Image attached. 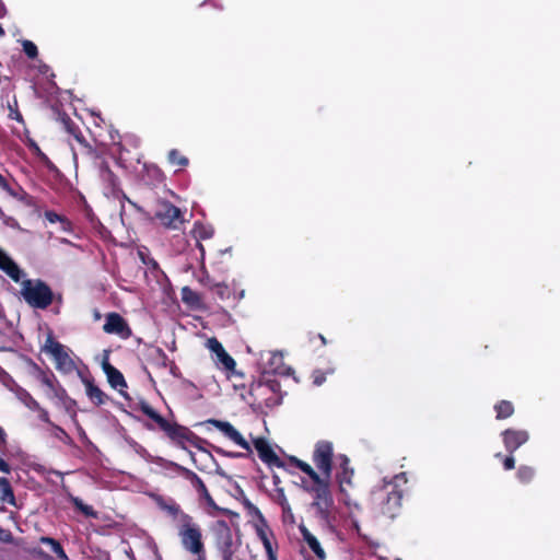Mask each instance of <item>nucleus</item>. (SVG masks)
Here are the masks:
<instances>
[{
    "label": "nucleus",
    "mask_w": 560,
    "mask_h": 560,
    "mask_svg": "<svg viewBox=\"0 0 560 560\" xmlns=\"http://www.w3.org/2000/svg\"><path fill=\"white\" fill-rule=\"evenodd\" d=\"M407 482L406 472H400L395 475L390 481H385L375 492L377 500H380L381 513L384 516L394 520L400 514L404 498V489L401 487Z\"/></svg>",
    "instance_id": "f257e3e1"
},
{
    "label": "nucleus",
    "mask_w": 560,
    "mask_h": 560,
    "mask_svg": "<svg viewBox=\"0 0 560 560\" xmlns=\"http://www.w3.org/2000/svg\"><path fill=\"white\" fill-rule=\"evenodd\" d=\"M176 530L183 549L194 560H207L202 528L191 515H183L182 524H176Z\"/></svg>",
    "instance_id": "f03ea898"
},
{
    "label": "nucleus",
    "mask_w": 560,
    "mask_h": 560,
    "mask_svg": "<svg viewBox=\"0 0 560 560\" xmlns=\"http://www.w3.org/2000/svg\"><path fill=\"white\" fill-rule=\"evenodd\" d=\"M308 491L313 494L312 506L316 511V516L328 527H332L336 521L335 502L330 491L329 479H319L313 482Z\"/></svg>",
    "instance_id": "7ed1b4c3"
},
{
    "label": "nucleus",
    "mask_w": 560,
    "mask_h": 560,
    "mask_svg": "<svg viewBox=\"0 0 560 560\" xmlns=\"http://www.w3.org/2000/svg\"><path fill=\"white\" fill-rule=\"evenodd\" d=\"M271 374L262 373L258 382H253L249 386L248 395L252 404L265 405L266 407H275L281 402V398L277 396L280 392V383L270 378Z\"/></svg>",
    "instance_id": "20e7f679"
},
{
    "label": "nucleus",
    "mask_w": 560,
    "mask_h": 560,
    "mask_svg": "<svg viewBox=\"0 0 560 560\" xmlns=\"http://www.w3.org/2000/svg\"><path fill=\"white\" fill-rule=\"evenodd\" d=\"M21 294L25 302L34 308L46 310L54 301L52 290L40 279L24 280Z\"/></svg>",
    "instance_id": "39448f33"
},
{
    "label": "nucleus",
    "mask_w": 560,
    "mask_h": 560,
    "mask_svg": "<svg viewBox=\"0 0 560 560\" xmlns=\"http://www.w3.org/2000/svg\"><path fill=\"white\" fill-rule=\"evenodd\" d=\"M184 212L166 199H158L154 205V219L165 229L179 230L185 223Z\"/></svg>",
    "instance_id": "423d86ee"
},
{
    "label": "nucleus",
    "mask_w": 560,
    "mask_h": 560,
    "mask_svg": "<svg viewBox=\"0 0 560 560\" xmlns=\"http://www.w3.org/2000/svg\"><path fill=\"white\" fill-rule=\"evenodd\" d=\"M207 347L214 354L213 361L215 365L225 373L228 378L244 377V373L236 370L235 360L226 352L215 337L207 340Z\"/></svg>",
    "instance_id": "0eeeda50"
},
{
    "label": "nucleus",
    "mask_w": 560,
    "mask_h": 560,
    "mask_svg": "<svg viewBox=\"0 0 560 560\" xmlns=\"http://www.w3.org/2000/svg\"><path fill=\"white\" fill-rule=\"evenodd\" d=\"M85 159L97 170L98 176L106 189L110 194L115 195L119 190V178L110 170L104 154L96 149L95 154L92 156H85Z\"/></svg>",
    "instance_id": "6e6552de"
},
{
    "label": "nucleus",
    "mask_w": 560,
    "mask_h": 560,
    "mask_svg": "<svg viewBox=\"0 0 560 560\" xmlns=\"http://www.w3.org/2000/svg\"><path fill=\"white\" fill-rule=\"evenodd\" d=\"M57 114V120L61 124L66 132L71 135L75 141L81 145V153L85 156H92L95 154L96 148L92 147L83 136L80 125L75 122L67 113L59 110L57 107L54 108Z\"/></svg>",
    "instance_id": "1a4fd4ad"
},
{
    "label": "nucleus",
    "mask_w": 560,
    "mask_h": 560,
    "mask_svg": "<svg viewBox=\"0 0 560 560\" xmlns=\"http://www.w3.org/2000/svg\"><path fill=\"white\" fill-rule=\"evenodd\" d=\"M43 351L52 357L56 362L57 370L69 373L74 369L73 360L66 351L63 345L55 339L52 332L47 335Z\"/></svg>",
    "instance_id": "9d476101"
},
{
    "label": "nucleus",
    "mask_w": 560,
    "mask_h": 560,
    "mask_svg": "<svg viewBox=\"0 0 560 560\" xmlns=\"http://www.w3.org/2000/svg\"><path fill=\"white\" fill-rule=\"evenodd\" d=\"M334 446L329 441H318L313 452V462L322 471L324 479H329L332 470Z\"/></svg>",
    "instance_id": "9b49d317"
},
{
    "label": "nucleus",
    "mask_w": 560,
    "mask_h": 560,
    "mask_svg": "<svg viewBox=\"0 0 560 560\" xmlns=\"http://www.w3.org/2000/svg\"><path fill=\"white\" fill-rule=\"evenodd\" d=\"M165 467L174 469L177 474L188 480L197 491L199 498L203 499L209 505L215 504L205 482L195 471L171 460L165 462Z\"/></svg>",
    "instance_id": "f8f14e48"
},
{
    "label": "nucleus",
    "mask_w": 560,
    "mask_h": 560,
    "mask_svg": "<svg viewBox=\"0 0 560 560\" xmlns=\"http://www.w3.org/2000/svg\"><path fill=\"white\" fill-rule=\"evenodd\" d=\"M165 434L183 450H186V443H189L197 448H201L200 443L203 442V440L196 435L190 429L178 424L177 422H172L165 431Z\"/></svg>",
    "instance_id": "ddd939ff"
},
{
    "label": "nucleus",
    "mask_w": 560,
    "mask_h": 560,
    "mask_svg": "<svg viewBox=\"0 0 560 560\" xmlns=\"http://www.w3.org/2000/svg\"><path fill=\"white\" fill-rule=\"evenodd\" d=\"M109 354L110 350H104L103 352V359L101 362L102 370L105 373L107 377V382L114 389H117L121 396L125 398H128V394L126 389L128 388V384L125 380V376L122 373L116 369L114 365L109 362Z\"/></svg>",
    "instance_id": "4468645a"
},
{
    "label": "nucleus",
    "mask_w": 560,
    "mask_h": 560,
    "mask_svg": "<svg viewBox=\"0 0 560 560\" xmlns=\"http://www.w3.org/2000/svg\"><path fill=\"white\" fill-rule=\"evenodd\" d=\"M215 547L221 558L235 556L238 550L240 544L234 540L231 528L224 522L217 532Z\"/></svg>",
    "instance_id": "2eb2a0df"
},
{
    "label": "nucleus",
    "mask_w": 560,
    "mask_h": 560,
    "mask_svg": "<svg viewBox=\"0 0 560 560\" xmlns=\"http://www.w3.org/2000/svg\"><path fill=\"white\" fill-rule=\"evenodd\" d=\"M103 330L106 334L117 335L122 339H128L132 335V330L127 320L116 312L106 314Z\"/></svg>",
    "instance_id": "dca6fc26"
},
{
    "label": "nucleus",
    "mask_w": 560,
    "mask_h": 560,
    "mask_svg": "<svg viewBox=\"0 0 560 560\" xmlns=\"http://www.w3.org/2000/svg\"><path fill=\"white\" fill-rule=\"evenodd\" d=\"M503 445L508 453L513 454L528 442L529 433L523 429L509 428L501 433Z\"/></svg>",
    "instance_id": "f3484780"
},
{
    "label": "nucleus",
    "mask_w": 560,
    "mask_h": 560,
    "mask_svg": "<svg viewBox=\"0 0 560 560\" xmlns=\"http://www.w3.org/2000/svg\"><path fill=\"white\" fill-rule=\"evenodd\" d=\"M207 424H211L220 430L226 438L233 441L235 444L246 450L249 454L252 448L249 443L243 438V435L228 421L209 419L206 421Z\"/></svg>",
    "instance_id": "a211bd4d"
},
{
    "label": "nucleus",
    "mask_w": 560,
    "mask_h": 560,
    "mask_svg": "<svg viewBox=\"0 0 560 560\" xmlns=\"http://www.w3.org/2000/svg\"><path fill=\"white\" fill-rule=\"evenodd\" d=\"M254 446L258 453L259 458L269 467L284 468L285 464L271 448L269 443L264 438L254 440Z\"/></svg>",
    "instance_id": "6ab92c4d"
},
{
    "label": "nucleus",
    "mask_w": 560,
    "mask_h": 560,
    "mask_svg": "<svg viewBox=\"0 0 560 560\" xmlns=\"http://www.w3.org/2000/svg\"><path fill=\"white\" fill-rule=\"evenodd\" d=\"M137 409L145 415L154 424H147L149 430L159 429L165 433L172 422L161 416L148 401L140 400Z\"/></svg>",
    "instance_id": "aec40b11"
},
{
    "label": "nucleus",
    "mask_w": 560,
    "mask_h": 560,
    "mask_svg": "<svg viewBox=\"0 0 560 560\" xmlns=\"http://www.w3.org/2000/svg\"><path fill=\"white\" fill-rule=\"evenodd\" d=\"M82 383L88 398L96 407L103 406L110 400L109 396L95 384L92 376L82 377Z\"/></svg>",
    "instance_id": "412c9836"
},
{
    "label": "nucleus",
    "mask_w": 560,
    "mask_h": 560,
    "mask_svg": "<svg viewBox=\"0 0 560 560\" xmlns=\"http://www.w3.org/2000/svg\"><path fill=\"white\" fill-rule=\"evenodd\" d=\"M190 233L192 237L196 240V246L200 250V259L202 261L205 258V247L201 242L210 240L214 234V230L209 224H205L201 221H195Z\"/></svg>",
    "instance_id": "4be33fe9"
},
{
    "label": "nucleus",
    "mask_w": 560,
    "mask_h": 560,
    "mask_svg": "<svg viewBox=\"0 0 560 560\" xmlns=\"http://www.w3.org/2000/svg\"><path fill=\"white\" fill-rule=\"evenodd\" d=\"M264 373L280 376H289L293 373V370L291 366L284 364L282 354L272 353Z\"/></svg>",
    "instance_id": "5701e85b"
},
{
    "label": "nucleus",
    "mask_w": 560,
    "mask_h": 560,
    "mask_svg": "<svg viewBox=\"0 0 560 560\" xmlns=\"http://www.w3.org/2000/svg\"><path fill=\"white\" fill-rule=\"evenodd\" d=\"M0 270L9 276L13 281L19 282L21 280L22 270L16 262L0 248Z\"/></svg>",
    "instance_id": "b1692460"
},
{
    "label": "nucleus",
    "mask_w": 560,
    "mask_h": 560,
    "mask_svg": "<svg viewBox=\"0 0 560 560\" xmlns=\"http://www.w3.org/2000/svg\"><path fill=\"white\" fill-rule=\"evenodd\" d=\"M300 532L302 534L303 540L306 542L308 548L314 552L318 560H325L326 553L323 547L320 546L318 539L305 527L300 526Z\"/></svg>",
    "instance_id": "393cba45"
},
{
    "label": "nucleus",
    "mask_w": 560,
    "mask_h": 560,
    "mask_svg": "<svg viewBox=\"0 0 560 560\" xmlns=\"http://www.w3.org/2000/svg\"><path fill=\"white\" fill-rule=\"evenodd\" d=\"M0 502L13 506L16 505L13 488L10 481L4 477H0Z\"/></svg>",
    "instance_id": "a878e982"
},
{
    "label": "nucleus",
    "mask_w": 560,
    "mask_h": 560,
    "mask_svg": "<svg viewBox=\"0 0 560 560\" xmlns=\"http://www.w3.org/2000/svg\"><path fill=\"white\" fill-rule=\"evenodd\" d=\"M159 506L161 510L165 511L168 515H171L174 518V521H176V524H182L183 515H188L180 509L179 504H177L174 501H161L159 503Z\"/></svg>",
    "instance_id": "bb28decb"
},
{
    "label": "nucleus",
    "mask_w": 560,
    "mask_h": 560,
    "mask_svg": "<svg viewBox=\"0 0 560 560\" xmlns=\"http://www.w3.org/2000/svg\"><path fill=\"white\" fill-rule=\"evenodd\" d=\"M495 411V419L497 420H504L513 416L514 413V406L510 400H499L494 407Z\"/></svg>",
    "instance_id": "cd10ccee"
},
{
    "label": "nucleus",
    "mask_w": 560,
    "mask_h": 560,
    "mask_svg": "<svg viewBox=\"0 0 560 560\" xmlns=\"http://www.w3.org/2000/svg\"><path fill=\"white\" fill-rule=\"evenodd\" d=\"M340 469L341 471L337 474L336 478L340 487H342L343 483L351 482L353 475V470L349 468V458L346 455L340 456Z\"/></svg>",
    "instance_id": "c85d7f7f"
},
{
    "label": "nucleus",
    "mask_w": 560,
    "mask_h": 560,
    "mask_svg": "<svg viewBox=\"0 0 560 560\" xmlns=\"http://www.w3.org/2000/svg\"><path fill=\"white\" fill-rule=\"evenodd\" d=\"M289 460H290V463H291L292 465H294V466H295L296 468H299L301 471H303L304 474H306V475L311 478V480H312L313 482H317V481H319V479H322V478H323V477H320V476H319V475H318V474L313 469V467H312L310 464H307V463H305V462H303V460H301V459H299V458H296V457H294V456H291V457L289 458Z\"/></svg>",
    "instance_id": "c756f323"
},
{
    "label": "nucleus",
    "mask_w": 560,
    "mask_h": 560,
    "mask_svg": "<svg viewBox=\"0 0 560 560\" xmlns=\"http://www.w3.org/2000/svg\"><path fill=\"white\" fill-rule=\"evenodd\" d=\"M167 161L171 165L177 166L178 170H183L189 164L188 158H186L178 149L170 150Z\"/></svg>",
    "instance_id": "7c9ffc66"
},
{
    "label": "nucleus",
    "mask_w": 560,
    "mask_h": 560,
    "mask_svg": "<svg viewBox=\"0 0 560 560\" xmlns=\"http://www.w3.org/2000/svg\"><path fill=\"white\" fill-rule=\"evenodd\" d=\"M536 476L534 467L528 465H521L516 470V478L523 485L530 483Z\"/></svg>",
    "instance_id": "2f4dec72"
},
{
    "label": "nucleus",
    "mask_w": 560,
    "mask_h": 560,
    "mask_svg": "<svg viewBox=\"0 0 560 560\" xmlns=\"http://www.w3.org/2000/svg\"><path fill=\"white\" fill-rule=\"evenodd\" d=\"M182 300L190 306H199L201 299L200 295L189 287H184L180 291Z\"/></svg>",
    "instance_id": "473e14b6"
},
{
    "label": "nucleus",
    "mask_w": 560,
    "mask_h": 560,
    "mask_svg": "<svg viewBox=\"0 0 560 560\" xmlns=\"http://www.w3.org/2000/svg\"><path fill=\"white\" fill-rule=\"evenodd\" d=\"M209 285V289L221 300L224 301L230 298L231 292L224 282H215L212 283L210 281L207 282Z\"/></svg>",
    "instance_id": "72a5a7b5"
},
{
    "label": "nucleus",
    "mask_w": 560,
    "mask_h": 560,
    "mask_svg": "<svg viewBox=\"0 0 560 560\" xmlns=\"http://www.w3.org/2000/svg\"><path fill=\"white\" fill-rule=\"evenodd\" d=\"M257 536L260 539L265 551L273 548L271 537H273L272 530L265 524V526L257 527Z\"/></svg>",
    "instance_id": "f704fd0d"
},
{
    "label": "nucleus",
    "mask_w": 560,
    "mask_h": 560,
    "mask_svg": "<svg viewBox=\"0 0 560 560\" xmlns=\"http://www.w3.org/2000/svg\"><path fill=\"white\" fill-rule=\"evenodd\" d=\"M40 541L45 545L51 546V550L57 555V557L61 560H68V557L60 545L59 541H57L55 538L51 537H42Z\"/></svg>",
    "instance_id": "c9c22d12"
},
{
    "label": "nucleus",
    "mask_w": 560,
    "mask_h": 560,
    "mask_svg": "<svg viewBox=\"0 0 560 560\" xmlns=\"http://www.w3.org/2000/svg\"><path fill=\"white\" fill-rule=\"evenodd\" d=\"M72 504L75 506L77 510L82 512L88 517H96V512L91 505L84 504L81 499L77 497L71 498Z\"/></svg>",
    "instance_id": "e433bc0d"
},
{
    "label": "nucleus",
    "mask_w": 560,
    "mask_h": 560,
    "mask_svg": "<svg viewBox=\"0 0 560 560\" xmlns=\"http://www.w3.org/2000/svg\"><path fill=\"white\" fill-rule=\"evenodd\" d=\"M72 504L75 506L77 510L82 512L88 517H96V512L91 505L84 504L81 499L77 497L71 498Z\"/></svg>",
    "instance_id": "4c0bfd02"
},
{
    "label": "nucleus",
    "mask_w": 560,
    "mask_h": 560,
    "mask_svg": "<svg viewBox=\"0 0 560 560\" xmlns=\"http://www.w3.org/2000/svg\"><path fill=\"white\" fill-rule=\"evenodd\" d=\"M8 108H9L8 116L10 119H13V120H16L18 122L24 124V119H23L21 112L19 110V104H18V100L15 96L13 97V102L9 103Z\"/></svg>",
    "instance_id": "58836bf2"
},
{
    "label": "nucleus",
    "mask_w": 560,
    "mask_h": 560,
    "mask_svg": "<svg viewBox=\"0 0 560 560\" xmlns=\"http://www.w3.org/2000/svg\"><path fill=\"white\" fill-rule=\"evenodd\" d=\"M22 46H23V51L30 59H35L38 56L37 46L33 42H31L28 39H24L22 42Z\"/></svg>",
    "instance_id": "ea45409f"
},
{
    "label": "nucleus",
    "mask_w": 560,
    "mask_h": 560,
    "mask_svg": "<svg viewBox=\"0 0 560 560\" xmlns=\"http://www.w3.org/2000/svg\"><path fill=\"white\" fill-rule=\"evenodd\" d=\"M152 357L159 361V363L163 366V368H166L167 366V362H168V357L167 354L165 353V351L160 348V347H155L153 349V352H152Z\"/></svg>",
    "instance_id": "a19ab883"
},
{
    "label": "nucleus",
    "mask_w": 560,
    "mask_h": 560,
    "mask_svg": "<svg viewBox=\"0 0 560 560\" xmlns=\"http://www.w3.org/2000/svg\"><path fill=\"white\" fill-rule=\"evenodd\" d=\"M317 341L319 342L317 347H324V346L327 345V340H326V338L322 334L310 332L308 334V342L311 345H315L316 346Z\"/></svg>",
    "instance_id": "79ce46f5"
},
{
    "label": "nucleus",
    "mask_w": 560,
    "mask_h": 560,
    "mask_svg": "<svg viewBox=\"0 0 560 560\" xmlns=\"http://www.w3.org/2000/svg\"><path fill=\"white\" fill-rule=\"evenodd\" d=\"M278 499H279L278 502H279L280 506L282 508L283 513L290 512L291 506H290L289 501L284 494L283 489H278Z\"/></svg>",
    "instance_id": "37998d69"
},
{
    "label": "nucleus",
    "mask_w": 560,
    "mask_h": 560,
    "mask_svg": "<svg viewBox=\"0 0 560 560\" xmlns=\"http://www.w3.org/2000/svg\"><path fill=\"white\" fill-rule=\"evenodd\" d=\"M24 404L28 409L34 410V411H36L37 409H40V405L38 404V401L33 396H31L28 393L25 394Z\"/></svg>",
    "instance_id": "c03bdc74"
},
{
    "label": "nucleus",
    "mask_w": 560,
    "mask_h": 560,
    "mask_svg": "<svg viewBox=\"0 0 560 560\" xmlns=\"http://www.w3.org/2000/svg\"><path fill=\"white\" fill-rule=\"evenodd\" d=\"M313 383L320 386L326 381V373L322 370H315L312 374Z\"/></svg>",
    "instance_id": "a18cd8bd"
},
{
    "label": "nucleus",
    "mask_w": 560,
    "mask_h": 560,
    "mask_svg": "<svg viewBox=\"0 0 560 560\" xmlns=\"http://www.w3.org/2000/svg\"><path fill=\"white\" fill-rule=\"evenodd\" d=\"M0 188L7 191L12 197H18L15 190L9 185L7 179L0 174Z\"/></svg>",
    "instance_id": "49530a36"
},
{
    "label": "nucleus",
    "mask_w": 560,
    "mask_h": 560,
    "mask_svg": "<svg viewBox=\"0 0 560 560\" xmlns=\"http://www.w3.org/2000/svg\"><path fill=\"white\" fill-rule=\"evenodd\" d=\"M45 218L50 222V223H56V222H67L66 219L63 217H61L60 214L56 213L55 211H46L45 212Z\"/></svg>",
    "instance_id": "de8ad7c7"
},
{
    "label": "nucleus",
    "mask_w": 560,
    "mask_h": 560,
    "mask_svg": "<svg viewBox=\"0 0 560 560\" xmlns=\"http://www.w3.org/2000/svg\"><path fill=\"white\" fill-rule=\"evenodd\" d=\"M503 468L504 470H512L515 468V458L513 454H510L503 457Z\"/></svg>",
    "instance_id": "09e8293b"
},
{
    "label": "nucleus",
    "mask_w": 560,
    "mask_h": 560,
    "mask_svg": "<svg viewBox=\"0 0 560 560\" xmlns=\"http://www.w3.org/2000/svg\"><path fill=\"white\" fill-rule=\"evenodd\" d=\"M55 428H56V430L58 431L57 436H58L59 439H61L62 441H65V442H66V443H68V444H71V443H72V439H71V436H70V435H69V434H68V433H67L62 428H60V427H58V425H55Z\"/></svg>",
    "instance_id": "8fccbe9b"
},
{
    "label": "nucleus",
    "mask_w": 560,
    "mask_h": 560,
    "mask_svg": "<svg viewBox=\"0 0 560 560\" xmlns=\"http://www.w3.org/2000/svg\"><path fill=\"white\" fill-rule=\"evenodd\" d=\"M214 451L218 454H220V455H224V456H228V457H231V458H237V457H244L245 456V454H243V453L224 452L220 447H214Z\"/></svg>",
    "instance_id": "3c124183"
},
{
    "label": "nucleus",
    "mask_w": 560,
    "mask_h": 560,
    "mask_svg": "<svg viewBox=\"0 0 560 560\" xmlns=\"http://www.w3.org/2000/svg\"><path fill=\"white\" fill-rule=\"evenodd\" d=\"M12 539H13V536L10 530L0 528V541L11 542Z\"/></svg>",
    "instance_id": "603ef678"
},
{
    "label": "nucleus",
    "mask_w": 560,
    "mask_h": 560,
    "mask_svg": "<svg viewBox=\"0 0 560 560\" xmlns=\"http://www.w3.org/2000/svg\"><path fill=\"white\" fill-rule=\"evenodd\" d=\"M36 411L39 412V419L43 421V422H46V423H49V424H52L51 421H50V418H49V413L46 409L42 408L40 409H37Z\"/></svg>",
    "instance_id": "864d4df0"
},
{
    "label": "nucleus",
    "mask_w": 560,
    "mask_h": 560,
    "mask_svg": "<svg viewBox=\"0 0 560 560\" xmlns=\"http://www.w3.org/2000/svg\"><path fill=\"white\" fill-rule=\"evenodd\" d=\"M15 192L18 194V197L15 198L23 202H26V200L30 198V195L22 187H19V191Z\"/></svg>",
    "instance_id": "5fc2aeb1"
},
{
    "label": "nucleus",
    "mask_w": 560,
    "mask_h": 560,
    "mask_svg": "<svg viewBox=\"0 0 560 560\" xmlns=\"http://www.w3.org/2000/svg\"><path fill=\"white\" fill-rule=\"evenodd\" d=\"M0 471H2L4 474L11 472V466L1 457H0Z\"/></svg>",
    "instance_id": "6e6d98bb"
},
{
    "label": "nucleus",
    "mask_w": 560,
    "mask_h": 560,
    "mask_svg": "<svg viewBox=\"0 0 560 560\" xmlns=\"http://www.w3.org/2000/svg\"><path fill=\"white\" fill-rule=\"evenodd\" d=\"M267 560H278L277 550L275 548H271L266 550Z\"/></svg>",
    "instance_id": "4d7b16f0"
},
{
    "label": "nucleus",
    "mask_w": 560,
    "mask_h": 560,
    "mask_svg": "<svg viewBox=\"0 0 560 560\" xmlns=\"http://www.w3.org/2000/svg\"><path fill=\"white\" fill-rule=\"evenodd\" d=\"M234 378H235V382H234L233 386L235 389L245 388V383L243 382L244 377L243 378L234 377Z\"/></svg>",
    "instance_id": "13d9d810"
},
{
    "label": "nucleus",
    "mask_w": 560,
    "mask_h": 560,
    "mask_svg": "<svg viewBox=\"0 0 560 560\" xmlns=\"http://www.w3.org/2000/svg\"><path fill=\"white\" fill-rule=\"evenodd\" d=\"M7 444V433L5 431L0 427V446H4Z\"/></svg>",
    "instance_id": "bf43d9fd"
},
{
    "label": "nucleus",
    "mask_w": 560,
    "mask_h": 560,
    "mask_svg": "<svg viewBox=\"0 0 560 560\" xmlns=\"http://www.w3.org/2000/svg\"><path fill=\"white\" fill-rule=\"evenodd\" d=\"M43 383H44L45 385H47L48 387H50V388L52 387V382H51V380H50V378H48V377H45V378H44V381H43Z\"/></svg>",
    "instance_id": "052dcab7"
},
{
    "label": "nucleus",
    "mask_w": 560,
    "mask_h": 560,
    "mask_svg": "<svg viewBox=\"0 0 560 560\" xmlns=\"http://www.w3.org/2000/svg\"><path fill=\"white\" fill-rule=\"evenodd\" d=\"M272 478H273V483H275V485H278V483H279V481H280V480H279V477H278L277 475H273V477H272Z\"/></svg>",
    "instance_id": "680f3d73"
},
{
    "label": "nucleus",
    "mask_w": 560,
    "mask_h": 560,
    "mask_svg": "<svg viewBox=\"0 0 560 560\" xmlns=\"http://www.w3.org/2000/svg\"><path fill=\"white\" fill-rule=\"evenodd\" d=\"M495 457H497V458H502L503 456H502V454H501V453H497V454H495Z\"/></svg>",
    "instance_id": "e2e57ef3"
}]
</instances>
